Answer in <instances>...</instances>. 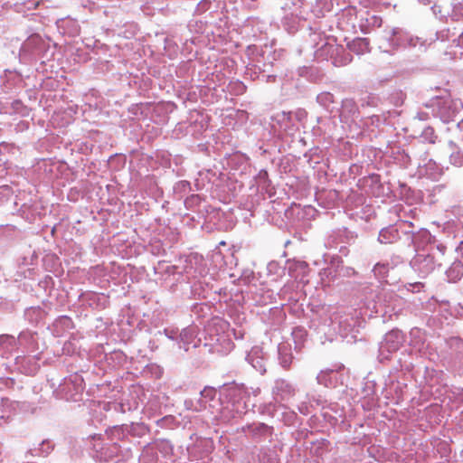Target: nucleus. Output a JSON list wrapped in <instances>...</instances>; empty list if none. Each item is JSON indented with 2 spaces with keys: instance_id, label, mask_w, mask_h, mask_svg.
<instances>
[{
  "instance_id": "nucleus-4",
  "label": "nucleus",
  "mask_w": 463,
  "mask_h": 463,
  "mask_svg": "<svg viewBox=\"0 0 463 463\" xmlns=\"http://www.w3.org/2000/svg\"><path fill=\"white\" fill-rule=\"evenodd\" d=\"M83 389V378L78 373L64 378L63 382L59 386L61 394L67 400H76V396L80 394Z\"/></svg>"
},
{
  "instance_id": "nucleus-26",
  "label": "nucleus",
  "mask_w": 463,
  "mask_h": 463,
  "mask_svg": "<svg viewBox=\"0 0 463 463\" xmlns=\"http://www.w3.org/2000/svg\"><path fill=\"white\" fill-rule=\"evenodd\" d=\"M453 13L455 16L463 17V3H458L454 5Z\"/></svg>"
},
{
  "instance_id": "nucleus-13",
  "label": "nucleus",
  "mask_w": 463,
  "mask_h": 463,
  "mask_svg": "<svg viewBox=\"0 0 463 463\" xmlns=\"http://www.w3.org/2000/svg\"><path fill=\"white\" fill-rule=\"evenodd\" d=\"M17 344L26 351H33L35 344L34 335L29 331L22 332L17 338Z\"/></svg>"
},
{
  "instance_id": "nucleus-15",
  "label": "nucleus",
  "mask_w": 463,
  "mask_h": 463,
  "mask_svg": "<svg viewBox=\"0 0 463 463\" xmlns=\"http://www.w3.org/2000/svg\"><path fill=\"white\" fill-rule=\"evenodd\" d=\"M16 345H18L17 339L13 335H5L0 336V349L3 351V354H11Z\"/></svg>"
},
{
  "instance_id": "nucleus-27",
  "label": "nucleus",
  "mask_w": 463,
  "mask_h": 463,
  "mask_svg": "<svg viewBox=\"0 0 463 463\" xmlns=\"http://www.w3.org/2000/svg\"><path fill=\"white\" fill-rule=\"evenodd\" d=\"M34 41H35V38H33V37L30 38L26 43H24L23 44V46L21 47V52H27L29 48H30V46H31V44L33 43H34Z\"/></svg>"
},
{
  "instance_id": "nucleus-12",
  "label": "nucleus",
  "mask_w": 463,
  "mask_h": 463,
  "mask_svg": "<svg viewBox=\"0 0 463 463\" xmlns=\"http://www.w3.org/2000/svg\"><path fill=\"white\" fill-rule=\"evenodd\" d=\"M349 50L356 54L369 52V40L367 38H355L347 44Z\"/></svg>"
},
{
  "instance_id": "nucleus-31",
  "label": "nucleus",
  "mask_w": 463,
  "mask_h": 463,
  "mask_svg": "<svg viewBox=\"0 0 463 463\" xmlns=\"http://www.w3.org/2000/svg\"><path fill=\"white\" fill-rule=\"evenodd\" d=\"M331 275V271L328 269H324L320 271L321 279L324 280L325 278H328Z\"/></svg>"
},
{
  "instance_id": "nucleus-8",
  "label": "nucleus",
  "mask_w": 463,
  "mask_h": 463,
  "mask_svg": "<svg viewBox=\"0 0 463 463\" xmlns=\"http://www.w3.org/2000/svg\"><path fill=\"white\" fill-rule=\"evenodd\" d=\"M400 239L399 229L396 225H390L383 228L378 236V241L382 244L394 243Z\"/></svg>"
},
{
  "instance_id": "nucleus-7",
  "label": "nucleus",
  "mask_w": 463,
  "mask_h": 463,
  "mask_svg": "<svg viewBox=\"0 0 463 463\" xmlns=\"http://www.w3.org/2000/svg\"><path fill=\"white\" fill-rule=\"evenodd\" d=\"M288 270L290 277L302 283L307 282L308 265L302 260H288Z\"/></svg>"
},
{
  "instance_id": "nucleus-1",
  "label": "nucleus",
  "mask_w": 463,
  "mask_h": 463,
  "mask_svg": "<svg viewBox=\"0 0 463 463\" xmlns=\"http://www.w3.org/2000/svg\"><path fill=\"white\" fill-rule=\"evenodd\" d=\"M441 265V261L433 252L427 253L425 250L418 252L411 260V266L415 272L421 278L430 275L437 267Z\"/></svg>"
},
{
  "instance_id": "nucleus-24",
  "label": "nucleus",
  "mask_w": 463,
  "mask_h": 463,
  "mask_svg": "<svg viewBox=\"0 0 463 463\" xmlns=\"http://www.w3.org/2000/svg\"><path fill=\"white\" fill-rule=\"evenodd\" d=\"M419 238H421L423 240H426V241H430V234L427 232V231H423L421 232H419L418 234H412L411 236V241L418 247L417 245V240Z\"/></svg>"
},
{
  "instance_id": "nucleus-21",
  "label": "nucleus",
  "mask_w": 463,
  "mask_h": 463,
  "mask_svg": "<svg viewBox=\"0 0 463 463\" xmlns=\"http://www.w3.org/2000/svg\"><path fill=\"white\" fill-rule=\"evenodd\" d=\"M446 250H447V247L442 244V243H438V244H430V250L431 252H433L435 255H436V252L437 251L440 256H443L446 252Z\"/></svg>"
},
{
  "instance_id": "nucleus-9",
  "label": "nucleus",
  "mask_w": 463,
  "mask_h": 463,
  "mask_svg": "<svg viewBox=\"0 0 463 463\" xmlns=\"http://www.w3.org/2000/svg\"><path fill=\"white\" fill-rule=\"evenodd\" d=\"M194 338H195V330L194 327L184 328L179 333V341H178L179 348H183L185 351H187L189 345L194 343Z\"/></svg>"
},
{
  "instance_id": "nucleus-25",
  "label": "nucleus",
  "mask_w": 463,
  "mask_h": 463,
  "mask_svg": "<svg viewBox=\"0 0 463 463\" xmlns=\"http://www.w3.org/2000/svg\"><path fill=\"white\" fill-rule=\"evenodd\" d=\"M401 33V30L398 29V28H394L392 30V39H391V43L390 44L394 48L396 46H399L401 44H402V43H400V38L399 39H396V35H399Z\"/></svg>"
},
{
  "instance_id": "nucleus-23",
  "label": "nucleus",
  "mask_w": 463,
  "mask_h": 463,
  "mask_svg": "<svg viewBox=\"0 0 463 463\" xmlns=\"http://www.w3.org/2000/svg\"><path fill=\"white\" fill-rule=\"evenodd\" d=\"M164 333L167 338H169L171 340H176L177 342L179 341V333L180 332L178 331V329L165 328L164 330Z\"/></svg>"
},
{
  "instance_id": "nucleus-10",
  "label": "nucleus",
  "mask_w": 463,
  "mask_h": 463,
  "mask_svg": "<svg viewBox=\"0 0 463 463\" xmlns=\"http://www.w3.org/2000/svg\"><path fill=\"white\" fill-rule=\"evenodd\" d=\"M279 364L283 368H288L292 362V354L289 345L280 344L278 346Z\"/></svg>"
},
{
  "instance_id": "nucleus-32",
  "label": "nucleus",
  "mask_w": 463,
  "mask_h": 463,
  "mask_svg": "<svg viewBox=\"0 0 463 463\" xmlns=\"http://www.w3.org/2000/svg\"><path fill=\"white\" fill-rule=\"evenodd\" d=\"M458 44L463 48V33L459 35L458 39Z\"/></svg>"
},
{
  "instance_id": "nucleus-36",
  "label": "nucleus",
  "mask_w": 463,
  "mask_h": 463,
  "mask_svg": "<svg viewBox=\"0 0 463 463\" xmlns=\"http://www.w3.org/2000/svg\"><path fill=\"white\" fill-rule=\"evenodd\" d=\"M425 134H426V135H428V134L432 135V134H433V129H432V128H427V129L425 130Z\"/></svg>"
},
{
  "instance_id": "nucleus-19",
  "label": "nucleus",
  "mask_w": 463,
  "mask_h": 463,
  "mask_svg": "<svg viewBox=\"0 0 463 463\" xmlns=\"http://www.w3.org/2000/svg\"><path fill=\"white\" fill-rule=\"evenodd\" d=\"M332 373L333 371H321L317 377L318 383L323 384L325 386H328L329 384H331L330 374Z\"/></svg>"
},
{
  "instance_id": "nucleus-2",
  "label": "nucleus",
  "mask_w": 463,
  "mask_h": 463,
  "mask_svg": "<svg viewBox=\"0 0 463 463\" xmlns=\"http://www.w3.org/2000/svg\"><path fill=\"white\" fill-rule=\"evenodd\" d=\"M431 106L434 108L433 115L439 117L445 123L454 120L462 107L460 101L449 99H435L431 101Z\"/></svg>"
},
{
  "instance_id": "nucleus-16",
  "label": "nucleus",
  "mask_w": 463,
  "mask_h": 463,
  "mask_svg": "<svg viewBox=\"0 0 463 463\" xmlns=\"http://www.w3.org/2000/svg\"><path fill=\"white\" fill-rule=\"evenodd\" d=\"M248 430L256 438L271 435V428L264 423H254L248 426Z\"/></svg>"
},
{
  "instance_id": "nucleus-3",
  "label": "nucleus",
  "mask_w": 463,
  "mask_h": 463,
  "mask_svg": "<svg viewBox=\"0 0 463 463\" xmlns=\"http://www.w3.org/2000/svg\"><path fill=\"white\" fill-rule=\"evenodd\" d=\"M404 341L403 334L398 329L388 332L380 344L379 357L381 361L387 360L389 356L399 350Z\"/></svg>"
},
{
  "instance_id": "nucleus-22",
  "label": "nucleus",
  "mask_w": 463,
  "mask_h": 463,
  "mask_svg": "<svg viewBox=\"0 0 463 463\" xmlns=\"http://www.w3.org/2000/svg\"><path fill=\"white\" fill-rule=\"evenodd\" d=\"M71 324H72V322L70 317H61L55 321L54 326L58 327V326H65V327L69 328L71 326Z\"/></svg>"
},
{
  "instance_id": "nucleus-11",
  "label": "nucleus",
  "mask_w": 463,
  "mask_h": 463,
  "mask_svg": "<svg viewBox=\"0 0 463 463\" xmlns=\"http://www.w3.org/2000/svg\"><path fill=\"white\" fill-rule=\"evenodd\" d=\"M216 390L213 387H205L203 391H201V399L198 401V405H196L194 409V411H201L206 409V403L209 401H213L216 396Z\"/></svg>"
},
{
  "instance_id": "nucleus-14",
  "label": "nucleus",
  "mask_w": 463,
  "mask_h": 463,
  "mask_svg": "<svg viewBox=\"0 0 463 463\" xmlns=\"http://www.w3.org/2000/svg\"><path fill=\"white\" fill-rule=\"evenodd\" d=\"M446 275L449 281H458L463 275V264L460 261L453 262L451 266L447 269Z\"/></svg>"
},
{
  "instance_id": "nucleus-33",
  "label": "nucleus",
  "mask_w": 463,
  "mask_h": 463,
  "mask_svg": "<svg viewBox=\"0 0 463 463\" xmlns=\"http://www.w3.org/2000/svg\"><path fill=\"white\" fill-rule=\"evenodd\" d=\"M208 5V2L207 1H202L200 4H199V6H202V8L203 10L207 9L208 7L206 6Z\"/></svg>"
},
{
  "instance_id": "nucleus-35",
  "label": "nucleus",
  "mask_w": 463,
  "mask_h": 463,
  "mask_svg": "<svg viewBox=\"0 0 463 463\" xmlns=\"http://www.w3.org/2000/svg\"><path fill=\"white\" fill-rule=\"evenodd\" d=\"M419 118L421 120L427 119V116L425 114H419Z\"/></svg>"
},
{
  "instance_id": "nucleus-18",
  "label": "nucleus",
  "mask_w": 463,
  "mask_h": 463,
  "mask_svg": "<svg viewBox=\"0 0 463 463\" xmlns=\"http://www.w3.org/2000/svg\"><path fill=\"white\" fill-rule=\"evenodd\" d=\"M374 275L380 279L385 278L389 271V264L377 263L373 269Z\"/></svg>"
},
{
  "instance_id": "nucleus-17",
  "label": "nucleus",
  "mask_w": 463,
  "mask_h": 463,
  "mask_svg": "<svg viewBox=\"0 0 463 463\" xmlns=\"http://www.w3.org/2000/svg\"><path fill=\"white\" fill-rule=\"evenodd\" d=\"M449 146L451 149V154L449 156V161L452 165L456 166H461L463 165V152L457 149L456 145L450 141Z\"/></svg>"
},
{
  "instance_id": "nucleus-30",
  "label": "nucleus",
  "mask_w": 463,
  "mask_h": 463,
  "mask_svg": "<svg viewBox=\"0 0 463 463\" xmlns=\"http://www.w3.org/2000/svg\"><path fill=\"white\" fill-rule=\"evenodd\" d=\"M304 330L300 328H297L293 331L292 335L294 338L302 337L304 335Z\"/></svg>"
},
{
  "instance_id": "nucleus-29",
  "label": "nucleus",
  "mask_w": 463,
  "mask_h": 463,
  "mask_svg": "<svg viewBox=\"0 0 463 463\" xmlns=\"http://www.w3.org/2000/svg\"><path fill=\"white\" fill-rule=\"evenodd\" d=\"M407 44L410 45V46H417L418 43H420V39L419 38H412V37H410L407 39Z\"/></svg>"
},
{
  "instance_id": "nucleus-6",
  "label": "nucleus",
  "mask_w": 463,
  "mask_h": 463,
  "mask_svg": "<svg viewBox=\"0 0 463 463\" xmlns=\"http://www.w3.org/2000/svg\"><path fill=\"white\" fill-rule=\"evenodd\" d=\"M266 356L260 346H254L246 356V360L251 366L263 374L266 372Z\"/></svg>"
},
{
  "instance_id": "nucleus-5",
  "label": "nucleus",
  "mask_w": 463,
  "mask_h": 463,
  "mask_svg": "<svg viewBox=\"0 0 463 463\" xmlns=\"http://www.w3.org/2000/svg\"><path fill=\"white\" fill-rule=\"evenodd\" d=\"M272 398L275 403H282L289 401L296 393L295 387L285 379L275 380L271 389Z\"/></svg>"
},
{
  "instance_id": "nucleus-37",
  "label": "nucleus",
  "mask_w": 463,
  "mask_h": 463,
  "mask_svg": "<svg viewBox=\"0 0 463 463\" xmlns=\"http://www.w3.org/2000/svg\"><path fill=\"white\" fill-rule=\"evenodd\" d=\"M347 56H348V57L345 59V64H346L347 62H350V61H352L351 56H350L349 54H347Z\"/></svg>"
},
{
  "instance_id": "nucleus-34",
  "label": "nucleus",
  "mask_w": 463,
  "mask_h": 463,
  "mask_svg": "<svg viewBox=\"0 0 463 463\" xmlns=\"http://www.w3.org/2000/svg\"><path fill=\"white\" fill-rule=\"evenodd\" d=\"M458 127L460 130H463V118L458 123Z\"/></svg>"
},
{
  "instance_id": "nucleus-20",
  "label": "nucleus",
  "mask_w": 463,
  "mask_h": 463,
  "mask_svg": "<svg viewBox=\"0 0 463 463\" xmlns=\"http://www.w3.org/2000/svg\"><path fill=\"white\" fill-rule=\"evenodd\" d=\"M317 101L323 106H326L328 103L333 102V95L328 92L321 93L317 98Z\"/></svg>"
},
{
  "instance_id": "nucleus-28",
  "label": "nucleus",
  "mask_w": 463,
  "mask_h": 463,
  "mask_svg": "<svg viewBox=\"0 0 463 463\" xmlns=\"http://www.w3.org/2000/svg\"><path fill=\"white\" fill-rule=\"evenodd\" d=\"M37 314V315H40L41 314V309L40 308H34V307H31V308H28L25 312V316L27 317H30L32 314Z\"/></svg>"
}]
</instances>
